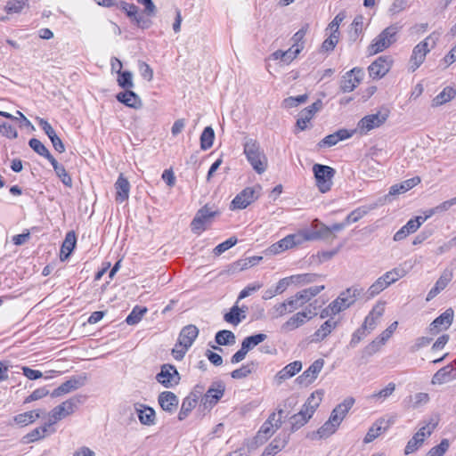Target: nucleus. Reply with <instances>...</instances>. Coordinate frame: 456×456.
<instances>
[{
	"label": "nucleus",
	"instance_id": "4d7b16f0",
	"mask_svg": "<svg viewBox=\"0 0 456 456\" xmlns=\"http://www.w3.org/2000/svg\"><path fill=\"white\" fill-rule=\"evenodd\" d=\"M215 139V132L211 126L204 128L200 135V148L203 151H207L212 147Z\"/></svg>",
	"mask_w": 456,
	"mask_h": 456
},
{
	"label": "nucleus",
	"instance_id": "79ce46f5",
	"mask_svg": "<svg viewBox=\"0 0 456 456\" xmlns=\"http://www.w3.org/2000/svg\"><path fill=\"white\" fill-rule=\"evenodd\" d=\"M76 235L74 232H69L66 234L65 240L62 243L61 249V260L63 261L67 259L71 254L72 250L76 246Z\"/></svg>",
	"mask_w": 456,
	"mask_h": 456
},
{
	"label": "nucleus",
	"instance_id": "09e8293b",
	"mask_svg": "<svg viewBox=\"0 0 456 456\" xmlns=\"http://www.w3.org/2000/svg\"><path fill=\"white\" fill-rule=\"evenodd\" d=\"M256 369V363L250 362L243 364L240 368L236 369L231 372V377L234 379H241L249 376Z\"/></svg>",
	"mask_w": 456,
	"mask_h": 456
},
{
	"label": "nucleus",
	"instance_id": "9d476101",
	"mask_svg": "<svg viewBox=\"0 0 456 456\" xmlns=\"http://www.w3.org/2000/svg\"><path fill=\"white\" fill-rule=\"evenodd\" d=\"M218 214L208 205L200 208L191 223V231L196 234H200L206 230L207 226L212 223L213 218Z\"/></svg>",
	"mask_w": 456,
	"mask_h": 456
},
{
	"label": "nucleus",
	"instance_id": "e433bc0d",
	"mask_svg": "<svg viewBox=\"0 0 456 456\" xmlns=\"http://www.w3.org/2000/svg\"><path fill=\"white\" fill-rule=\"evenodd\" d=\"M377 207H378V204L374 203V204H371L369 206L365 205V206H361V207L355 208L354 210H353L346 216V217L345 218L346 223H347V224H350L352 223L358 222L364 216H366L370 210L375 209Z\"/></svg>",
	"mask_w": 456,
	"mask_h": 456
},
{
	"label": "nucleus",
	"instance_id": "c03bdc74",
	"mask_svg": "<svg viewBox=\"0 0 456 456\" xmlns=\"http://www.w3.org/2000/svg\"><path fill=\"white\" fill-rule=\"evenodd\" d=\"M306 321L304 319L303 315L297 312L290 316L282 325L281 330L285 332L292 331L297 330V328L303 326Z\"/></svg>",
	"mask_w": 456,
	"mask_h": 456
},
{
	"label": "nucleus",
	"instance_id": "a19ab883",
	"mask_svg": "<svg viewBox=\"0 0 456 456\" xmlns=\"http://www.w3.org/2000/svg\"><path fill=\"white\" fill-rule=\"evenodd\" d=\"M311 418L312 416L307 412V410L301 408L299 412L292 415L289 419L291 431L295 432L305 426Z\"/></svg>",
	"mask_w": 456,
	"mask_h": 456
},
{
	"label": "nucleus",
	"instance_id": "6e6d98bb",
	"mask_svg": "<svg viewBox=\"0 0 456 456\" xmlns=\"http://www.w3.org/2000/svg\"><path fill=\"white\" fill-rule=\"evenodd\" d=\"M148 312V308L145 306L135 305L131 313L126 319V322L128 325H135L137 324L143 315Z\"/></svg>",
	"mask_w": 456,
	"mask_h": 456
},
{
	"label": "nucleus",
	"instance_id": "bb28decb",
	"mask_svg": "<svg viewBox=\"0 0 456 456\" xmlns=\"http://www.w3.org/2000/svg\"><path fill=\"white\" fill-rule=\"evenodd\" d=\"M298 237L294 234H289L280 240L278 242L273 244L269 248V252L273 255L280 254L287 249L292 248L298 245L297 242Z\"/></svg>",
	"mask_w": 456,
	"mask_h": 456
},
{
	"label": "nucleus",
	"instance_id": "412c9836",
	"mask_svg": "<svg viewBox=\"0 0 456 456\" xmlns=\"http://www.w3.org/2000/svg\"><path fill=\"white\" fill-rule=\"evenodd\" d=\"M385 302H377L369 314L365 317L362 325L367 328L369 331H372L378 325L379 319L385 313Z\"/></svg>",
	"mask_w": 456,
	"mask_h": 456
},
{
	"label": "nucleus",
	"instance_id": "f257e3e1",
	"mask_svg": "<svg viewBox=\"0 0 456 456\" xmlns=\"http://www.w3.org/2000/svg\"><path fill=\"white\" fill-rule=\"evenodd\" d=\"M244 153L257 174H263L266 170L267 158L256 140L249 139L244 143Z\"/></svg>",
	"mask_w": 456,
	"mask_h": 456
},
{
	"label": "nucleus",
	"instance_id": "69168bd1",
	"mask_svg": "<svg viewBox=\"0 0 456 456\" xmlns=\"http://www.w3.org/2000/svg\"><path fill=\"white\" fill-rule=\"evenodd\" d=\"M395 384L393 382H390L387 385V387L385 388L381 389L380 391H379L377 393L372 394L370 396V398L373 399V400H379V399L385 400L387 397H389L390 395H392V394L395 392Z\"/></svg>",
	"mask_w": 456,
	"mask_h": 456
},
{
	"label": "nucleus",
	"instance_id": "ea45409f",
	"mask_svg": "<svg viewBox=\"0 0 456 456\" xmlns=\"http://www.w3.org/2000/svg\"><path fill=\"white\" fill-rule=\"evenodd\" d=\"M385 423L386 421L384 419H378L368 430L363 442L368 444L379 436L388 428V425L384 426Z\"/></svg>",
	"mask_w": 456,
	"mask_h": 456
},
{
	"label": "nucleus",
	"instance_id": "1a4fd4ad",
	"mask_svg": "<svg viewBox=\"0 0 456 456\" xmlns=\"http://www.w3.org/2000/svg\"><path fill=\"white\" fill-rule=\"evenodd\" d=\"M261 186L247 187L238 193L231 202V209H244L256 201L261 193Z\"/></svg>",
	"mask_w": 456,
	"mask_h": 456
},
{
	"label": "nucleus",
	"instance_id": "6e6552de",
	"mask_svg": "<svg viewBox=\"0 0 456 456\" xmlns=\"http://www.w3.org/2000/svg\"><path fill=\"white\" fill-rule=\"evenodd\" d=\"M116 5L123 11L127 18H129L130 21L138 28L146 29L151 26V20L145 17L143 13H141L135 4L120 1L118 4H116Z\"/></svg>",
	"mask_w": 456,
	"mask_h": 456
},
{
	"label": "nucleus",
	"instance_id": "cd10ccee",
	"mask_svg": "<svg viewBox=\"0 0 456 456\" xmlns=\"http://www.w3.org/2000/svg\"><path fill=\"white\" fill-rule=\"evenodd\" d=\"M353 131L347 129H339L337 132L325 136L320 142V147H331L336 145L340 141L350 138L353 135Z\"/></svg>",
	"mask_w": 456,
	"mask_h": 456
},
{
	"label": "nucleus",
	"instance_id": "4c0bfd02",
	"mask_svg": "<svg viewBox=\"0 0 456 456\" xmlns=\"http://www.w3.org/2000/svg\"><path fill=\"white\" fill-rule=\"evenodd\" d=\"M246 309V306L240 308L235 305L224 314V319L226 322L237 326L243 319H245L246 316L244 313Z\"/></svg>",
	"mask_w": 456,
	"mask_h": 456
},
{
	"label": "nucleus",
	"instance_id": "864d4df0",
	"mask_svg": "<svg viewBox=\"0 0 456 456\" xmlns=\"http://www.w3.org/2000/svg\"><path fill=\"white\" fill-rule=\"evenodd\" d=\"M215 340L219 346H230L236 342V337L232 331L223 330L216 334Z\"/></svg>",
	"mask_w": 456,
	"mask_h": 456
},
{
	"label": "nucleus",
	"instance_id": "a18cd8bd",
	"mask_svg": "<svg viewBox=\"0 0 456 456\" xmlns=\"http://www.w3.org/2000/svg\"><path fill=\"white\" fill-rule=\"evenodd\" d=\"M341 422L338 420H332V417L330 416L329 419L317 430V435L320 438H327L333 435Z\"/></svg>",
	"mask_w": 456,
	"mask_h": 456
},
{
	"label": "nucleus",
	"instance_id": "f3484780",
	"mask_svg": "<svg viewBox=\"0 0 456 456\" xmlns=\"http://www.w3.org/2000/svg\"><path fill=\"white\" fill-rule=\"evenodd\" d=\"M324 360L320 358L315 360L300 376L296 379V382L300 386H308L312 384L322 370Z\"/></svg>",
	"mask_w": 456,
	"mask_h": 456
},
{
	"label": "nucleus",
	"instance_id": "c9c22d12",
	"mask_svg": "<svg viewBox=\"0 0 456 456\" xmlns=\"http://www.w3.org/2000/svg\"><path fill=\"white\" fill-rule=\"evenodd\" d=\"M420 182L421 180L419 176H414L411 179H407L401 183L391 186L389 190V195L404 193L418 185Z\"/></svg>",
	"mask_w": 456,
	"mask_h": 456
},
{
	"label": "nucleus",
	"instance_id": "7c9ffc66",
	"mask_svg": "<svg viewBox=\"0 0 456 456\" xmlns=\"http://www.w3.org/2000/svg\"><path fill=\"white\" fill-rule=\"evenodd\" d=\"M338 322L332 319L324 322L321 327L312 335V342L318 343L324 340L337 327Z\"/></svg>",
	"mask_w": 456,
	"mask_h": 456
},
{
	"label": "nucleus",
	"instance_id": "bf43d9fd",
	"mask_svg": "<svg viewBox=\"0 0 456 456\" xmlns=\"http://www.w3.org/2000/svg\"><path fill=\"white\" fill-rule=\"evenodd\" d=\"M312 228L316 230L318 240H328L331 238L330 226H327L319 219L313 221Z\"/></svg>",
	"mask_w": 456,
	"mask_h": 456
},
{
	"label": "nucleus",
	"instance_id": "72a5a7b5",
	"mask_svg": "<svg viewBox=\"0 0 456 456\" xmlns=\"http://www.w3.org/2000/svg\"><path fill=\"white\" fill-rule=\"evenodd\" d=\"M48 422L42 427L34 428L31 432L23 436V443L29 444L38 441L47 436L48 433H54L55 429L49 431Z\"/></svg>",
	"mask_w": 456,
	"mask_h": 456
},
{
	"label": "nucleus",
	"instance_id": "0eeeda50",
	"mask_svg": "<svg viewBox=\"0 0 456 456\" xmlns=\"http://www.w3.org/2000/svg\"><path fill=\"white\" fill-rule=\"evenodd\" d=\"M362 292V289H359L357 287H352L346 289L330 304V309H331L333 313L339 314L351 306Z\"/></svg>",
	"mask_w": 456,
	"mask_h": 456
},
{
	"label": "nucleus",
	"instance_id": "a211bd4d",
	"mask_svg": "<svg viewBox=\"0 0 456 456\" xmlns=\"http://www.w3.org/2000/svg\"><path fill=\"white\" fill-rule=\"evenodd\" d=\"M363 76V71L360 68H354L346 72L341 80L340 89L344 93H349L360 84Z\"/></svg>",
	"mask_w": 456,
	"mask_h": 456
},
{
	"label": "nucleus",
	"instance_id": "6ab92c4d",
	"mask_svg": "<svg viewBox=\"0 0 456 456\" xmlns=\"http://www.w3.org/2000/svg\"><path fill=\"white\" fill-rule=\"evenodd\" d=\"M203 389L200 386H196L194 387V391L191 392L188 396H186L182 403V406L180 409V411L178 413V419L183 420L187 418V416L190 414V412L192 411V409L195 408L198 403V394L201 393V390Z\"/></svg>",
	"mask_w": 456,
	"mask_h": 456
},
{
	"label": "nucleus",
	"instance_id": "c756f323",
	"mask_svg": "<svg viewBox=\"0 0 456 456\" xmlns=\"http://www.w3.org/2000/svg\"><path fill=\"white\" fill-rule=\"evenodd\" d=\"M135 411L140 422L145 426H152L156 422L155 411L149 406L144 404L135 405Z\"/></svg>",
	"mask_w": 456,
	"mask_h": 456
},
{
	"label": "nucleus",
	"instance_id": "2f4dec72",
	"mask_svg": "<svg viewBox=\"0 0 456 456\" xmlns=\"http://www.w3.org/2000/svg\"><path fill=\"white\" fill-rule=\"evenodd\" d=\"M130 183L121 173L116 181V201L124 202L128 200Z\"/></svg>",
	"mask_w": 456,
	"mask_h": 456
},
{
	"label": "nucleus",
	"instance_id": "7ed1b4c3",
	"mask_svg": "<svg viewBox=\"0 0 456 456\" xmlns=\"http://www.w3.org/2000/svg\"><path fill=\"white\" fill-rule=\"evenodd\" d=\"M83 401L84 396L77 395L54 407L49 412L48 426H52L59 420L71 415L76 411L77 406L83 403Z\"/></svg>",
	"mask_w": 456,
	"mask_h": 456
},
{
	"label": "nucleus",
	"instance_id": "f03ea898",
	"mask_svg": "<svg viewBox=\"0 0 456 456\" xmlns=\"http://www.w3.org/2000/svg\"><path fill=\"white\" fill-rule=\"evenodd\" d=\"M399 28H400L397 25L394 24L382 30L369 45V53L370 55L377 54L388 48L396 41V35Z\"/></svg>",
	"mask_w": 456,
	"mask_h": 456
},
{
	"label": "nucleus",
	"instance_id": "4468645a",
	"mask_svg": "<svg viewBox=\"0 0 456 456\" xmlns=\"http://www.w3.org/2000/svg\"><path fill=\"white\" fill-rule=\"evenodd\" d=\"M393 63L391 56H379L368 68L369 75L373 79H379L386 76L390 70Z\"/></svg>",
	"mask_w": 456,
	"mask_h": 456
},
{
	"label": "nucleus",
	"instance_id": "de8ad7c7",
	"mask_svg": "<svg viewBox=\"0 0 456 456\" xmlns=\"http://www.w3.org/2000/svg\"><path fill=\"white\" fill-rule=\"evenodd\" d=\"M323 289H324L323 285L313 286V287L299 290L298 292H297V294L299 297L303 305H305L306 303L310 302L313 297L317 296Z\"/></svg>",
	"mask_w": 456,
	"mask_h": 456
},
{
	"label": "nucleus",
	"instance_id": "393cba45",
	"mask_svg": "<svg viewBox=\"0 0 456 456\" xmlns=\"http://www.w3.org/2000/svg\"><path fill=\"white\" fill-rule=\"evenodd\" d=\"M456 379V368L452 364H448L438 370L432 378V384L442 385Z\"/></svg>",
	"mask_w": 456,
	"mask_h": 456
},
{
	"label": "nucleus",
	"instance_id": "e2e57ef3",
	"mask_svg": "<svg viewBox=\"0 0 456 456\" xmlns=\"http://www.w3.org/2000/svg\"><path fill=\"white\" fill-rule=\"evenodd\" d=\"M308 99L306 94L298 96H290L285 98L282 102V107L286 109H291L298 106L299 104L305 103Z\"/></svg>",
	"mask_w": 456,
	"mask_h": 456
},
{
	"label": "nucleus",
	"instance_id": "423d86ee",
	"mask_svg": "<svg viewBox=\"0 0 456 456\" xmlns=\"http://www.w3.org/2000/svg\"><path fill=\"white\" fill-rule=\"evenodd\" d=\"M284 413V410H278V412H273L269 418L263 423L259 431L256 436V442L261 444L265 443L269 437H271L274 432L279 429L281 426V418Z\"/></svg>",
	"mask_w": 456,
	"mask_h": 456
},
{
	"label": "nucleus",
	"instance_id": "13d9d810",
	"mask_svg": "<svg viewBox=\"0 0 456 456\" xmlns=\"http://www.w3.org/2000/svg\"><path fill=\"white\" fill-rule=\"evenodd\" d=\"M406 273L407 272L403 268L395 267L387 272L381 277L385 280V282L387 283V286H389L390 284L397 281L399 279L404 277Z\"/></svg>",
	"mask_w": 456,
	"mask_h": 456
},
{
	"label": "nucleus",
	"instance_id": "5701e85b",
	"mask_svg": "<svg viewBox=\"0 0 456 456\" xmlns=\"http://www.w3.org/2000/svg\"><path fill=\"white\" fill-rule=\"evenodd\" d=\"M302 369V362L300 361H295L287 364L282 368L274 377V381L277 385H281L286 379L294 377Z\"/></svg>",
	"mask_w": 456,
	"mask_h": 456
},
{
	"label": "nucleus",
	"instance_id": "338daca9",
	"mask_svg": "<svg viewBox=\"0 0 456 456\" xmlns=\"http://www.w3.org/2000/svg\"><path fill=\"white\" fill-rule=\"evenodd\" d=\"M450 447L448 439H443L436 446L432 447L427 456H444Z\"/></svg>",
	"mask_w": 456,
	"mask_h": 456
},
{
	"label": "nucleus",
	"instance_id": "49530a36",
	"mask_svg": "<svg viewBox=\"0 0 456 456\" xmlns=\"http://www.w3.org/2000/svg\"><path fill=\"white\" fill-rule=\"evenodd\" d=\"M28 5V0H8L4 10L6 14H19Z\"/></svg>",
	"mask_w": 456,
	"mask_h": 456
},
{
	"label": "nucleus",
	"instance_id": "a878e982",
	"mask_svg": "<svg viewBox=\"0 0 456 456\" xmlns=\"http://www.w3.org/2000/svg\"><path fill=\"white\" fill-rule=\"evenodd\" d=\"M158 401L162 410L170 413L176 410L179 403L178 397L170 391L160 393Z\"/></svg>",
	"mask_w": 456,
	"mask_h": 456
},
{
	"label": "nucleus",
	"instance_id": "39448f33",
	"mask_svg": "<svg viewBox=\"0 0 456 456\" xmlns=\"http://www.w3.org/2000/svg\"><path fill=\"white\" fill-rule=\"evenodd\" d=\"M313 172L315 178V184L322 193L330 191L333 184L332 179L336 174L334 168L322 164H314Z\"/></svg>",
	"mask_w": 456,
	"mask_h": 456
},
{
	"label": "nucleus",
	"instance_id": "f704fd0d",
	"mask_svg": "<svg viewBox=\"0 0 456 456\" xmlns=\"http://www.w3.org/2000/svg\"><path fill=\"white\" fill-rule=\"evenodd\" d=\"M116 63L118 64L119 69L117 71L118 73V84L120 87L124 88L125 90H130L134 86V81H133V73L127 70L122 71V62L116 58Z\"/></svg>",
	"mask_w": 456,
	"mask_h": 456
},
{
	"label": "nucleus",
	"instance_id": "3c124183",
	"mask_svg": "<svg viewBox=\"0 0 456 456\" xmlns=\"http://www.w3.org/2000/svg\"><path fill=\"white\" fill-rule=\"evenodd\" d=\"M286 444L287 439L284 438L281 440L279 437H276L268 446L265 447L260 456H274L285 447Z\"/></svg>",
	"mask_w": 456,
	"mask_h": 456
},
{
	"label": "nucleus",
	"instance_id": "dca6fc26",
	"mask_svg": "<svg viewBox=\"0 0 456 456\" xmlns=\"http://www.w3.org/2000/svg\"><path fill=\"white\" fill-rule=\"evenodd\" d=\"M454 312L452 308L445 310L442 314L436 317L428 326V332L432 335H437L443 330H446L452 323Z\"/></svg>",
	"mask_w": 456,
	"mask_h": 456
},
{
	"label": "nucleus",
	"instance_id": "ddd939ff",
	"mask_svg": "<svg viewBox=\"0 0 456 456\" xmlns=\"http://www.w3.org/2000/svg\"><path fill=\"white\" fill-rule=\"evenodd\" d=\"M87 377L86 374L72 376L69 379L62 383L57 388H55L52 393V397H59L65 394L75 391L83 386H85L86 382Z\"/></svg>",
	"mask_w": 456,
	"mask_h": 456
},
{
	"label": "nucleus",
	"instance_id": "20e7f679",
	"mask_svg": "<svg viewBox=\"0 0 456 456\" xmlns=\"http://www.w3.org/2000/svg\"><path fill=\"white\" fill-rule=\"evenodd\" d=\"M439 37L440 33L433 32L413 48L410 60V69L411 71H415L424 62L426 55L430 52L428 41H432L431 48H433L436 45Z\"/></svg>",
	"mask_w": 456,
	"mask_h": 456
},
{
	"label": "nucleus",
	"instance_id": "4be33fe9",
	"mask_svg": "<svg viewBox=\"0 0 456 456\" xmlns=\"http://www.w3.org/2000/svg\"><path fill=\"white\" fill-rule=\"evenodd\" d=\"M427 428L428 426H424L419 428V431L408 441L404 449L405 454H411L416 452L423 444L425 438L431 435L433 428L426 431Z\"/></svg>",
	"mask_w": 456,
	"mask_h": 456
},
{
	"label": "nucleus",
	"instance_id": "aec40b11",
	"mask_svg": "<svg viewBox=\"0 0 456 456\" xmlns=\"http://www.w3.org/2000/svg\"><path fill=\"white\" fill-rule=\"evenodd\" d=\"M37 120L38 122V125L42 128V130L49 137L54 150L60 153L64 152L65 146H64L62 141L61 140V138L56 134L54 129L50 125V123L47 120L41 118H37Z\"/></svg>",
	"mask_w": 456,
	"mask_h": 456
},
{
	"label": "nucleus",
	"instance_id": "680f3d73",
	"mask_svg": "<svg viewBox=\"0 0 456 456\" xmlns=\"http://www.w3.org/2000/svg\"><path fill=\"white\" fill-rule=\"evenodd\" d=\"M371 331H369V330L362 324L361 327L353 333L348 346L354 348Z\"/></svg>",
	"mask_w": 456,
	"mask_h": 456
},
{
	"label": "nucleus",
	"instance_id": "b1692460",
	"mask_svg": "<svg viewBox=\"0 0 456 456\" xmlns=\"http://www.w3.org/2000/svg\"><path fill=\"white\" fill-rule=\"evenodd\" d=\"M116 100L134 110H138L142 106L141 98L132 89L118 93L116 94Z\"/></svg>",
	"mask_w": 456,
	"mask_h": 456
},
{
	"label": "nucleus",
	"instance_id": "37998d69",
	"mask_svg": "<svg viewBox=\"0 0 456 456\" xmlns=\"http://www.w3.org/2000/svg\"><path fill=\"white\" fill-rule=\"evenodd\" d=\"M456 96V90L451 86H447L444 88V90L438 94L433 100H432V106L433 107H438L441 106L452 99H454Z\"/></svg>",
	"mask_w": 456,
	"mask_h": 456
},
{
	"label": "nucleus",
	"instance_id": "603ef678",
	"mask_svg": "<svg viewBox=\"0 0 456 456\" xmlns=\"http://www.w3.org/2000/svg\"><path fill=\"white\" fill-rule=\"evenodd\" d=\"M267 336L263 333L255 334L245 338L241 343V346L247 353L252 350L255 346L266 339Z\"/></svg>",
	"mask_w": 456,
	"mask_h": 456
},
{
	"label": "nucleus",
	"instance_id": "8fccbe9b",
	"mask_svg": "<svg viewBox=\"0 0 456 456\" xmlns=\"http://www.w3.org/2000/svg\"><path fill=\"white\" fill-rule=\"evenodd\" d=\"M50 163L52 164L57 176L61 180L62 183L68 187H71L72 179L66 171L65 167L62 165L59 164L55 159H53V160L50 161Z\"/></svg>",
	"mask_w": 456,
	"mask_h": 456
},
{
	"label": "nucleus",
	"instance_id": "f8f14e48",
	"mask_svg": "<svg viewBox=\"0 0 456 456\" xmlns=\"http://www.w3.org/2000/svg\"><path fill=\"white\" fill-rule=\"evenodd\" d=\"M156 379L163 387L169 388L176 386L180 381V374L172 364H163L156 376Z\"/></svg>",
	"mask_w": 456,
	"mask_h": 456
},
{
	"label": "nucleus",
	"instance_id": "0e129e2a",
	"mask_svg": "<svg viewBox=\"0 0 456 456\" xmlns=\"http://www.w3.org/2000/svg\"><path fill=\"white\" fill-rule=\"evenodd\" d=\"M429 217L428 215L426 216H416L414 218L410 219L406 224H404V228L409 232L410 234L414 233L421 226V224L426 222V220Z\"/></svg>",
	"mask_w": 456,
	"mask_h": 456
},
{
	"label": "nucleus",
	"instance_id": "9b49d317",
	"mask_svg": "<svg viewBox=\"0 0 456 456\" xmlns=\"http://www.w3.org/2000/svg\"><path fill=\"white\" fill-rule=\"evenodd\" d=\"M224 391L225 385L224 384V382H213L201 399V404L204 407V409H212L224 396Z\"/></svg>",
	"mask_w": 456,
	"mask_h": 456
},
{
	"label": "nucleus",
	"instance_id": "5fc2aeb1",
	"mask_svg": "<svg viewBox=\"0 0 456 456\" xmlns=\"http://www.w3.org/2000/svg\"><path fill=\"white\" fill-rule=\"evenodd\" d=\"M29 147L36 151L38 155L45 157L50 161L54 159V157L50 153L48 149L37 138H32L28 141Z\"/></svg>",
	"mask_w": 456,
	"mask_h": 456
},
{
	"label": "nucleus",
	"instance_id": "2eb2a0df",
	"mask_svg": "<svg viewBox=\"0 0 456 456\" xmlns=\"http://www.w3.org/2000/svg\"><path fill=\"white\" fill-rule=\"evenodd\" d=\"M389 115V111L385 110L383 112L379 111L363 117L358 123V127L362 132H369L370 130L380 126L386 122Z\"/></svg>",
	"mask_w": 456,
	"mask_h": 456
},
{
	"label": "nucleus",
	"instance_id": "58836bf2",
	"mask_svg": "<svg viewBox=\"0 0 456 456\" xmlns=\"http://www.w3.org/2000/svg\"><path fill=\"white\" fill-rule=\"evenodd\" d=\"M322 390H316L313 392L307 398L306 402L302 406L303 409L307 410V412L313 416L316 409L319 407L323 397Z\"/></svg>",
	"mask_w": 456,
	"mask_h": 456
},
{
	"label": "nucleus",
	"instance_id": "c85d7f7f",
	"mask_svg": "<svg viewBox=\"0 0 456 456\" xmlns=\"http://www.w3.org/2000/svg\"><path fill=\"white\" fill-rule=\"evenodd\" d=\"M199 335V329L193 325L189 324L184 326L178 337L179 345L191 347Z\"/></svg>",
	"mask_w": 456,
	"mask_h": 456
},
{
	"label": "nucleus",
	"instance_id": "473e14b6",
	"mask_svg": "<svg viewBox=\"0 0 456 456\" xmlns=\"http://www.w3.org/2000/svg\"><path fill=\"white\" fill-rule=\"evenodd\" d=\"M354 403V398L346 397L342 403L338 404L331 411L330 416L332 417V420H338L339 422H342L349 410L353 407Z\"/></svg>",
	"mask_w": 456,
	"mask_h": 456
},
{
	"label": "nucleus",
	"instance_id": "774afa93",
	"mask_svg": "<svg viewBox=\"0 0 456 456\" xmlns=\"http://www.w3.org/2000/svg\"><path fill=\"white\" fill-rule=\"evenodd\" d=\"M387 283L385 282V280L382 277L377 279V281L369 288L367 293L368 297H373L387 289Z\"/></svg>",
	"mask_w": 456,
	"mask_h": 456
},
{
	"label": "nucleus",
	"instance_id": "052dcab7",
	"mask_svg": "<svg viewBox=\"0 0 456 456\" xmlns=\"http://www.w3.org/2000/svg\"><path fill=\"white\" fill-rule=\"evenodd\" d=\"M322 108V102L321 100H317L311 106H308L302 110L299 113L300 116L304 118L305 120L310 121L314 115L321 110Z\"/></svg>",
	"mask_w": 456,
	"mask_h": 456
}]
</instances>
